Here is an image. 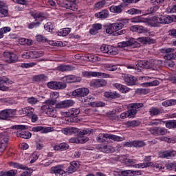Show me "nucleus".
Wrapping results in <instances>:
<instances>
[{"mask_svg":"<svg viewBox=\"0 0 176 176\" xmlns=\"http://www.w3.org/2000/svg\"><path fill=\"white\" fill-rule=\"evenodd\" d=\"M122 78L128 86H134L137 82V78L130 74H122Z\"/></svg>","mask_w":176,"mask_h":176,"instance_id":"obj_17","label":"nucleus"},{"mask_svg":"<svg viewBox=\"0 0 176 176\" xmlns=\"http://www.w3.org/2000/svg\"><path fill=\"white\" fill-rule=\"evenodd\" d=\"M162 105L167 108L168 107H173L176 105V99H169L162 102Z\"/></svg>","mask_w":176,"mask_h":176,"instance_id":"obj_37","label":"nucleus"},{"mask_svg":"<svg viewBox=\"0 0 176 176\" xmlns=\"http://www.w3.org/2000/svg\"><path fill=\"white\" fill-rule=\"evenodd\" d=\"M7 83H9V78L6 76L0 77V90L1 91H8L9 90V87L5 85Z\"/></svg>","mask_w":176,"mask_h":176,"instance_id":"obj_23","label":"nucleus"},{"mask_svg":"<svg viewBox=\"0 0 176 176\" xmlns=\"http://www.w3.org/2000/svg\"><path fill=\"white\" fill-rule=\"evenodd\" d=\"M36 41L37 42H42L43 43H45L46 42H49L47 41V38L46 37L43 36L42 34H38L36 36Z\"/></svg>","mask_w":176,"mask_h":176,"instance_id":"obj_54","label":"nucleus"},{"mask_svg":"<svg viewBox=\"0 0 176 176\" xmlns=\"http://www.w3.org/2000/svg\"><path fill=\"white\" fill-rule=\"evenodd\" d=\"M63 81L66 82V83H75L76 82H80L82 78L80 77H76L74 75L66 76L63 78Z\"/></svg>","mask_w":176,"mask_h":176,"instance_id":"obj_22","label":"nucleus"},{"mask_svg":"<svg viewBox=\"0 0 176 176\" xmlns=\"http://www.w3.org/2000/svg\"><path fill=\"white\" fill-rule=\"evenodd\" d=\"M174 21L173 16L169 15H159L153 17L148 22L151 27H159L161 24H170Z\"/></svg>","mask_w":176,"mask_h":176,"instance_id":"obj_1","label":"nucleus"},{"mask_svg":"<svg viewBox=\"0 0 176 176\" xmlns=\"http://www.w3.org/2000/svg\"><path fill=\"white\" fill-rule=\"evenodd\" d=\"M95 17L97 19H102V20L108 19V17H109V12H108L107 10H103L99 12L96 13Z\"/></svg>","mask_w":176,"mask_h":176,"instance_id":"obj_28","label":"nucleus"},{"mask_svg":"<svg viewBox=\"0 0 176 176\" xmlns=\"http://www.w3.org/2000/svg\"><path fill=\"white\" fill-rule=\"evenodd\" d=\"M78 1H74L70 2L63 3L61 1H57V4L62 8H65V9H71V10H78Z\"/></svg>","mask_w":176,"mask_h":176,"instance_id":"obj_7","label":"nucleus"},{"mask_svg":"<svg viewBox=\"0 0 176 176\" xmlns=\"http://www.w3.org/2000/svg\"><path fill=\"white\" fill-rule=\"evenodd\" d=\"M47 86L52 90H63L67 87V84L60 81H51L47 84Z\"/></svg>","mask_w":176,"mask_h":176,"instance_id":"obj_6","label":"nucleus"},{"mask_svg":"<svg viewBox=\"0 0 176 176\" xmlns=\"http://www.w3.org/2000/svg\"><path fill=\"white\" fill-rule=\"evenodd\" d=\"M109 134L100 133L96 138L98 142H105V138H109Z\"/></svg>","mask_w":176,"mask_h":176,"instance_id":"obj_46","label":"nucleus"},{"mask_svg":"<svg viewBox=\"0 0 176 176\" xmlns=\"http://www.w3.org/2000/svg\"><path fill=\"white\" fill-rule=\"evenodd\" d=\"M160 82L157 80L151 81L150 82H144L142 84L143 87H151L152 86H159Z\"/></svg>","mask_w":176,"mask_h":176,"instance_id":"obj_45","label":"nucleus"},{"mask_svg":"<svg viewBox=\"0 0 176 176\" xmlns=\"http://www.w3.org/2000/svg\"><path fill=\"white\" fill-rule=\"evenodd\" d=\"M79 168V162L76 161H73L70 163V166L68 168V172L71 174L75 173L76 170Z\"/></svg>","mask_w":176,"mask_h":176,"instance_id":"obj_31","label":"nucleus"},{"mask_svg":"<svg viewBox=\"0 0 176 176\" xmlns=\"http://www.w3.org/2000/svg\"><path fill=\"white\" fill-rule=\"evenodd\" d=\"M71 32V28H65L63 29H60L58 32V36H67Z\"/></svg>","mask_w":176,"mask_h":176,"instance_id":"obj_40","label":"nucleus"},{"mask_svg":"<svg viewBox=\"0 0 176 176\" xmlns=\"http://www.w3.org/2000/svg\"><path fill=\"white\" fill-rule=\"evenodd\" d=\"M34 19H35L36 22H33L32 23H30L28 25V28L30 30H32V28H36V27H39V25L41 23L39 21H43V14L41 12H37L33 14Z\"/></svg>","mask_w":176,"mask_h":176,"instance_id":"obj_9","label":"nucleus"},{"mask_svg":"<svg viewBox=\"0 0 176 176\" xmlns=\"http://www.w3.org/2000/svg\"><path fill=\"white\" fill-rule=\"evenodd\" d=\"M113 87H116L117 90H119L123 94H126V93H129L130 91V88L126 87V85H123L119 83H113Z\"/></svg>","mask_w":176,"mask_h":176,"instance_id":"obj_25","label":"nucleus"},{"mask_svg":"<svg viewBox=\"0 0 176 176\" xmlns=\"http://www.w3.org/2000/svg\"><path fill=\"white\" fill-rule=\"evenodd\" d=\"M98 148L103 153H113L115 152V148L111 145L100 146Z\"/></svg>","mask_w":176,"mask_h":176,"instance_id":"obj_24","label":"nucleus"},{"mask_svg":"<svg viewBox=\"0 0 176 176\" xmlns=\"http://www.w3.org/2000/svg\"><path fill=\"white\" fill-rule=\"evenodd\" d=\"M45 53L43 51H32V58H39V57H43Z\"/></svg>","mask_w":176,"mask_h":176,"instance_id":"obj_47","label":"nucleus"},{"mask_svg":"<svg viewBox=\"0 0 176 176\" xmlns=\"http://www.w3.org/2000/svg\"><path fill=\"white\" fill-rule=\"evenodd\" d=\"M54 27V23H53L52 22H48L44 25L45 30L46 31H48L49 32H50V31L53 30Z\"/></svg>","mask_w":176,"mask_h":176,"instance_id":"obj_59","label":"nucleus"},{"mask_svg":"<svg viewBox=\"0 0 176 176\" xmlns=\"http://www.w3.org/2000/svg\"><path fill=\"white\" fill-rule=\"evenodd\" d=\"M176 152L175 151H163L160 153V157H164L166 159H170V157L173 156H175Z\"/></svg>","mask_w":176,"mask_h":176,"instance_id":"obj_30","label":"nucleus"},{"mask_svg":"<svg viewBox=\"0 0 176 176\" xmlns=\"http://www.w3.org/2000/svg\"><path fill=\"white\" fill-rule=\"evenodd\" d=\"M8 14V6L5 3L0 2V18L7 17Z\"/></svg>","mask_w":176,"mask_h":176,"instance_id":"obj_29","label":"nucleus"},{"mask_svg":"<svg viewBox=\"0 0 176 176\" xmlns=\"http://www.w3.org/2000/svg\"><path fill=\"white\" fill-rule=\"evenodd\" d=\"M164 123L167 129H175V120L164 121Z\"/></svg>","mask_w":176,"mask_h":176,"instance_id":"obj_57","label":"nucleus"},{"mask_svg":"<svg viewBox=\"0 0 176 176\" xmlns=\"http://www.w3.org/2000/svg\"><path fill=\"white\" fill-rule=\"evenodd\" d=\"M107 80L104 79H94L89 82V86L94 89H98V87L107 86Z\"/></svg>","mask_w":176,"mask_h":176,"instance_id":"obj_15","label":"nucleus"},{"mask_svg":"<svg viewBox=\"0 0 176 176\" xmlns=\"http://www.w3.org/2000/svg\"><path fill=\"white\" fill-rule=\"evenodd\" d=\"M32 131H34V133H38V131H41V134H47V133L54 131V128L52 126H38L32 128Z\"/></svg>","mask_w":176,"mask_h":176,"instance_id":"obj_12","label":"nucleus"},{"mask_svg":"<svg viewBox=\"0 0 176 176\" xmlns=\"http://www.w3.org/2000/svg\"><path fill=\"white\" fill-rule=\"evenodd\" d=\"M35 109L34 107H26V116L31 118V115H32L34 112Z\"/></svg>","mask_w":176,"mask_h":176,"instance_id":"obj_62","label":"nucleus"},{"mask_svg":"<svg viewBox=\"0 0 176 176\" xmlns=\"http://www.w3.org/2000/svg\"><path fill=\"white\" fill-rule=\"evenodd\" d=\"M118 53L119 50H118L117 47H113L112 45L109 46V50L107 52V54H109V56H116V54H118Z\"/></svg>","mask_w":176,"mask_h":176,"instance_id":"obj_41","label":"nucleus"},{"mask_svg":"<svg viewBox=\"0 0 176 176\" xmlns=\"http://www.w3.org/2000/svg\"><path fill=\"white\" fill-rule=\"evenodd\" d=\"M18 43L19 45H28V46H31V45L34 43V41L30 38H21L18 39Z\"/></svg>","mask_w":176,"mask_h":176,"instance_id":"obj_35","label":"nucleus"},{"mask_svg":"<svg viewBox=\"0 0 176 176\" xmlns=\"http://www.w3.org/2000/svg\"><path fill=\"white\" fill-rule=\"evenodd\" d=\"M62 133L66 135H72V134H76V133H79V129L75 127H67L62 130Z\"/></svg>","mask_w":176,"mask_h":176,"instance_id":"obj_26","label":"nucleus"},{"mask_svg":"<svg viewBox=\"0 0 176 176\" xmlns=\"http://www.w3.org/2000/svg\"><path fill=\"white\" fill-rule=\"evenodd\" d=\"M128 14H141V10L135 8H131L126 12Z\"/></svg>","mask_w":176,"mask_h":176,"instance_id":"obj_60","label":"nucleus"},{"mask_svg":"<svg viewBox=\"0 0 176 176\" xmlns=\"http://www.w3.org/2000/svg\"><path fill=\"white\" fill-rule=\"evenodd\" d=\"M3 176H15L17 174L16 170H10L7 172H1Z\"/></svg>","mask_w":176,"mask_h":176,"instance_id":"obj_56","label":"nucleus"},{"mask_svg":"<svg viewBox=\"0 0 176 176\" xmlns=\"http://www.w3.org/2000/svg\"><path fill=\"white\" fill-rule=\"evenodd\" d=\"M89 93L87 88H78L72 92L73 97H86Z\"/></svg>","mask_w":176,"mask_h":176,"instance_id":"obj_14","label":"nucleus"},{"mask_svg":"<svg viewBox=\"0 0 176 176\" xmlns=\"http://www.w3.org/2000/svg\"><path fill=\"white\" fill-rule=\"evenodd\" d=\"M149 113L151 116H156L157 115H160V113H162V111L157 107H152L149 109Z\"/></svg>","mask_w":176,"mask_h":176,"instance_id":"obj_42","label":"nucleus"},{"mask_svg":"<svg viewBox=\"0 0 176 176\" xmlns=\"http://www.w3.org/2000/svg\"><path fill=\"white\" fill-rule=\"evenodd\" d=\"M127 46H132V47H140V43L133 38H131L129 41H122L118 43V47H127Z\"/></svg>","mask_w":176,"mask_h":176,"instance_id":"obj_8","label":"nucleus"},{"mask_svg":"<svg viewBox=\"0 0 176 176\" xmlns=\"http://www.w3.org/2000/svg\"><path fill=\"white\" fill-rule=\"evenodd\" d=\"M109 10L111 13H122L123 12V6H111L109 8Z\"/></svg>","mask_w":176,"mask_h":176,"instance_id":"obj_34","label":"nucleus"},{"mask_svg":"<svg viewBox=\"0 0 176 176\" xmlns=\"http://www.w3.org/2000/svg\"><path fill=\"white\" fill-rule=\"evenodd\" d=\"M137 41L143 45H152V43H156L155 39L151 38L150 37H140L137 38Z\"/></svg>","mask_w":176,"mask_h":176,"instance_id":"obj_27","label":"nucleus"},{"mask_svg":"<svg viewBox=\"0 0 176 176\" xmlns=\"http://www.w3.org/2000/svg\"><path fill=\"white\" fill-rule=\"evenodd\" d=\"M96 72H82V76L85 78H96Z\"/></svg>","mask_w":176,"mask_h":176,"instance_id":"obj_52","label":"nucleus"},{"mask_svg":"<svg viewBox=\"0 0 176 176\" xmlns=\"http://www.w3.org/2000/svg\"><path fill=\"white\" fill-rule=\"evenodd\" d=\"M9 165L10 167H13V168H20L21 170H25V171H24L21 175V176H31V174L32 173V170H31V169L19 163L10 162Z\"/></svg>","mask_w":176,"mask_h":176,"instance_id":"obj_5","label":"nucleus"},{"mask_svg":"<svg viewBox=\"0 0 176 176\" xmlns=\"http://www.w3.org/2000/svg\"><path fill=\"white\" fill-rule=\"evenodd\" d=\"M130 31H132V32H138V34H146V32H149L148 28L138 25L131 26Z\"/></svg>","mask_w":176,"mask_h":176,"instance_id":"obj_18","label":"nucleus"},{"mask_svg":"<svg viewBox=\"0 0 176 176\" xmlns=\"http://www.w3.org/2000/svg\"><path fill=\"white\" fill-rule=\"evenodd\" d=\"M60 97V94L56 91H52L50 93V100H52L53 101L56 102V100Z\"/></svg>","mask_w":176,"mask_h":176,"instance_id":"obj_63","label":"nucleus"},{"mask_svg":"<svg viewBox=\"0 0 176 176\" xmlns=\"http://www.w3.org/2000/svg\"><path fill=\"white\" fill-rule=\"evenodd\" d=\"M53 105H56V100H47L41 107L42 111H44L46 115L50 118H56L57 116V113Z\"/></svg>","mask_w":176,"mask_h":176,"instance_id":"obj_2","label":"nucleus"},{"mask_svg":"<svg viewBox=\"0 0 176 176\" xmlns=\"http://www.w3.org/2000/svg\"><path fill=\"white\" fill-rule=\"evenodd\" d=\"M74 104H75V102H74V100H65L58 102L56 104L55 108H56V109H65V108H69V107H72Z\"/></svg>","mask_w":176,"mask_h":176,"instance_id":"obj_13","label":"nucleus"},{"mask_svg":"<svg viewBox=\"0 0 176 176\" xmlns=\"http://www.w3.org/2000/svg\"><path fill=\"white\" fill-rule=\"evenodd\" d=\"M16 115V110L7 109L0 112V119L6 120L8 118H13Z\"/></svg>","mask_w":176,"mask_h":176,"instance_id":"obj_16","label":"nucleus"},{"mask_svg":"<svg viewBox=\"0 0 176 176\" xmlns=\"http://www.w3.org/2000/svg\"><path fill=\"white\" fill-rule=\"evenodd\" d=\"M80 113V109L79 108H72L69 109L67 112L63 113L64 116H67L69 117L71 116L72 118H76L78 115Z\"/></svg>","mask_w":176,"mask_h":176,"instance_id":"obj_21","label":"nucleus"},{"mask_svg":"<svg viewBox=\"0 0 176 176\" xmlns=\"http://www.w3.org/2000/svg\"><path fill=\"white\" fill-rule=\"evenodd\" d=\"M104 68H105L107 71H116V69H118V67H116V65L108 63L104 65Z\"/></svg>","mask_w":176,"mask_h":176,"instance_id":"obj_53","label":"nucleus"},{"mask_svg":"<svg viewBox=\"0 0 176 176\" xmlns=\"http://www.w3.org/2000/svg\"><path fill=\"white\" fill-rule=\"evenodd\" d=\"M68 148H69V146L67 143H61L54 146V151H64L65 149H68Z\"/></svg>","mask_w":176,"mask_h":176,"instance_id":"obj_38","label":"nucleus"},{"mask_svg":"<svg viewBox=\"0 0 176 176\" xmlns=\"http://www.w3.org/2000/svg\"><path fill=\"white\" fill-rule=\"evenodd\" d=\"M27 102H28V104H30L31 105H35V104L38 102V98L34 97L28 98Z\"/></svg>","mask_w":176,"mask_h":176,"instance_id":"obj_64","label":"nucleus"},{"mask_svg":"<svg viewBox=\"0 0 176 176\" xmlns=\"http://www.w3.org/2000/svg\"><path fill=\"white\" fill-rule=\"evenodd\" d=\"M101 28H102V25H101V24L95 23L92 25V28L90 29L89 32L91 35H96Z\"/></svg>","mask_w":176,"mask_h":176,"instance_id":"obj_33","label":"nucleus"},{"mask_svg":"<svg viewBox=\"0 0 176 176\" xmlns=\"http://www.w3.org/2000/svg\"><path fill=\"white\" fill-rule=\"evenodd\" d=\"M4 61L8 63V64H12L13 63H17L19 56L14 53L6 52L3 53Z\"/></svg>","mask_w":176,"mask_h":176,"instance_id":"obj_10","label":"nucleus"},{"mask_svg":"<svg viewBox=\"0 0 176 176\" xmlns=\"http://www.w3.org/2000/svg\"><path fill=\"white\" fill-rule=\"evenodd\" d=\"M138 68H146V69H157L156 65V60H140L136 63Z\"/></svg>","mask_w":176,"mask_h":176,"instance_id":"obj_3","label":"nucleus"},{"mask_svg":"<svg viewBox=\"0 0 176 176\" xmlns=\"http://www.w3.org/2000/svg\"><path fill=\"white\" fill-rule=\"evenodd\" d=\"M65 165H56L51 168L50 173L51 174H55V175L63 176V174H65Z\"/></svg>","mask_w":176,"mask_h":176,"instance_id":"obj_11","label":"nucleus"},{"mask_svg":"<svg viewBox=\"0 0 176 176\" xmlns=\"http://www.w3.org/2000/svg\"><path fill=\"white\" fill-rule=\"evenodd\" d=\"M12 29L10 27H4L0 28V39H2L3 36H5V34H8V32H10Z\"/></svg>","mask_w":176,"mask_h":176,"instance_id":"obj_43","label":"nucleus"},{"mask_svg":"<svg viewBox=\"0 0 176 176\" xmlns=\"http://www.w3.org/2000/svg\"><path fill=\"white\" fill-rule=\"evenodd\" d=\"M91 107L98 108L100 107H105V103L102 102H94L89 104Z\"/></svg>","mask_w":176,"mask_h":176,"instance_id":"obj_61","label":"nucleus"},{"mask_svg":"<svg viewBox=\"0 0 176 176\" xmlns=\"http://www.w3.org/2000/svg\"><path fill=\"white\" fill-rule=\"evenodd\" d=\"M164 53H166V55L164 56L165 60H173V58H175V54H174V49L173 48H165L162 50Z\"/></svg>","mask_w":176,"mask_h":176,"instance_id":"obj_19","label":"nucleus"},{"mask_svg":"<svg viewBox=\"0 0 176 176\" xmlns=\"http://www.w3.org/2000/svg\"><path fill=\"white\" fill-rule=\"evenodd\" d=\"M152 166H153V162L140 163L136 164L134 166V168H146L148 167H152Z\"/></svg>","mask_w":176,"mask_h":176,"instance_id":"obj_39","label":"nucleus"},{"mask_svg":"<svg viewBox=\"0 0 176 176\" xmlns=\"http://www.w3.org/2000/svg\"><path fill=\"white\" fill-rule=\"evenodd\" d=\"M142 107H144V104L142 103H132L129 104V110L126 111L128 118H135V115H137V109L142 108Z\"/></svg>","mask_w":176,"mask_h":176,"instance_id":"obj_4","label":"nucleus"},{"mask_svg":"<svg viewBox=\"0 0 176 176\" xmlns=\"http://www.w3.org/2000/svg\"><path fill=\"white\" fill-rule=\"evenodd\" d=\"M16 137L19 138H24L25 140H28V138H31V133L28 131H22V132H16Z\"/></svg>","mask_w":176,"mask_h":176,"instance_id":"obj_32","label":"nucleus"},{"mask_svg":"<svg viewBox=\"0 0 176 176\" xmlns=\"http://www.w3.org/2000/svg\"><path fill=\"white\" fill-rule=\"evenodd\" d=\"M0 152H4L5 149L8 147V144H9V138L3 135H0Z\"/></svg>","mask_w":176,"mask_h":176,"instance_id":"obj_20","label":"nucleus"},{"mask_svg":"<svg viewBox=\"0 0 176 176\" xmlns=\"http://www.w3.org/2000/svg\"><path fill=\"white\" fill-rule=\"evenodd\" d=\"M154 170L157 171H160V170H164V165H163V162H157L155 164L153 163V166Z\"/></svg>","mask_w":176,"mask_h":176,"instance_id":"obj_44","label":"nucleus"},{"mask_svg":"<svg viewBox=\"0 0 176 176\" xmlns=\"http://www.w3.org/2000/svg\"><path fill=\"white\" fill-rule=\"evenodd\" d=\"M109 138L110 140H113V141H117V142L124 141V137L118 136L116 135H109Z\"/></svg>","mask_w":176,"mask_h":176,"instance_id":"obj_51","label":"nucleus"},{"mask_svg":"<svg viewBox=\"0 0 176 176\" xmlns=\"http://www.w3.org/2000/svg\"><path fill=\"white\" fill-rule=\"evenodd\" d=\"M124 25L122 23H113V27L114 28V32H116L118 31H120V30H122L123 28Z\"/></svg>","mask_w":176,"mask_h":176,"instance_id":"obj_55","label":"nucleus"},{"mask_svg":"<svg viewBox=\"0 0 176 176\" xmlns=\"http://www.w3.org/2000/svg\"><path fill=\"white\" fill-rule=\"evenodd\" d=\"M46 79H47V77L43 74L37 75L34 77L35 82H43V80H46Z\"/></svg>","mask_w":176,"mask_h":176,"instance_id":"obj_50","label":"nucleus"},{"mask_svg":"<svg viewBox=\"0 0 176 176\" xmlns=\"http://www.w3.org/2000/svg\"><path fill=\"white\" fill-rule=\"evenodd\" d=\"M135 163H137V160L128 159V160H126L125 166H126V167H133L134 168V166L136 165Z\"/></svg>","mask_w":176,"mask_h":176,"instance_id":"obj_48","label":"nucleus"},{"mask_svg":"<svg viewBox=\"0 0 176 176\" xmlns=\"http://www.w3.org/2000/svg\"><path fill=\"white\" fill-rule=\"evenodd\" d=\"M85 57L87 58L86 60H87V61L94 62L98 60V57L95 55L87 54L85 55Z\"/></svg>","mask_w":176,"mask_h":176,"instance_id":"obj_58","label":"nucleus"},{"mask_svg":"<svg viewBox=\"0 0 176 176\" xmlns=\"http://www.w3.org/2000/svg\"><path fill=\"white\" fill-rule=\"evenodd\" d=\"M104 96L106 97V98H120V94H118L116 91H107L104 93Z\"/></svg>","mask_w":176,"mask_h":176,"instance_id":"obj_36","label":"nucleus"},{"mask_svg":"<svg viewBox=\"0 0 176 176\" xmlns=\"http://www.w3.org/2000/svg\"><path fill=\"white\" fill-rule=\"evenodd\" d=\"M105 31L107 34H113L115 32L114 28H113V23H109L106 25H104Z\"/></svg>","mask_w":176,"mask_h":176,"instance_id":"obj_49","label":"nucleus"}]
</instances>
